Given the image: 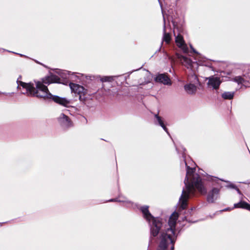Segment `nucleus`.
I'll list each match as a JSON object with an SVG mask.
<instances>
[{
    "label": "nucleus",
    "mask_w": 250,
    "mask_h": 250,
    "mask_svg": "<svg viewBox=\"0 0 250 250\" xmlns=\"http://www.w3.org/2000/svg\"><path fill=\"white\" fill-rule=\"evenodd\" d=\"M59 80L58 76L51 75L42 78V81H35V85L31 83H26L20 81L18 83V88L22 94L28 96L36 97L45 100H52L61 105L68 107L71 103L70 100L52 95L46 85L53 83H58Z\"/></svg>",
    "instance_id": "nucleus-1"
},
{
    "label": "nucleus",
    "mask_w": 250,
    "mask_h": 250,
    "mask_svg": "<svg viewBox=\"0 0 250 250\" xmlns=\"http://www.w3.org/2000/svg\"><path fill=\"white\" fill-rule=\"evenodd\" d=\"M182 149L183 151L186 150L185 148H182ZM182 156L187 168V174L184 180L185 188H183L182 190L178 203L179 211L184 210L187 208L188 201L191 196L194 195L195 190H197L200 193L203 194L207 192L200 175L195 173V168H191L187 165L184 152L182 154Z\"/></svg>",
    "instance_id": "nucleus-2"
},
{
    "label": "nucleus",
    "mask_w": 250,
    "mask_h": 250,
    "mask_svg": "<svg viewBox=\"0 0 250 250\" xmlns=\"http://www.w3.org/2000/svg\"><path fill=\"white\" fill-rule=\"evenodd\" d=\"M178 218L177 214H172L169 218L168 225L163 229L164 222L162 219V227L159 232L160 243L157 250H167V245L169 243H174L177 236L175 230L176 221Z\"/></svg>",
    "instance_id": "nucleus-3"
},
{
    "label": "nucleus",
    "mask_w": 250,
    "mask_h": 250,
    "mask_svg": "<svg viewBox=\"0 0 250 250\" xmlns=\"http://www.w3.org/2000/svg\"><path fill=\"white\" fill-rule=\"evenodd\" d=\"M148 206L141 207L144 218L148 222L150 227V238L156 237L159 234L162 227V219L153 217L148 210Z\"/></svg>",
    "instance_id": "nucleus-4"
},
{
    "label": "nucleus",
    "mask_w": 250,
    "mask_h": 250,
    "mask_svg": "<svg viewBox=\"0 0 250 250\" xmlns=\"http://www.w3.org/2000/svg\"><path fill=\"white\" fill-rule=\"evenodd\" d=\"M188 83L184 86V90L189 95H195L197 90V85L199 83V80L197 76L192 74L188 76Z\"/></svg>",
    "instance_id": "nucleus-5"
},
{
    "label": "nucleus",
    "mask_w": 250,
    "mask_h": 250,
    "mask_svg": "<svg viewBox=\"0 0 250 250\" xmlns=\"http://www.w3.org/2000/svg\"><path fill=\"white\" fill-rule=\"evenodd\" d=\"M69 86L71 91L79 96V99L81 102H85L87 99V89L83 86L72 83H70Z\"/></svg>",
    "instance_id": "nucleus-6"
},
{
    "label": "nucleus",
    "mask_w": 250,
    "mask_h": 250,
    "mask_svg": "<svg viewBox=\"0 0 250 250\" xmlns=\"http://www.w3.org/2000/svg\"><path fill=\"white\" fill-rule=\"evenodd\" d=\"M249 80H250V70H249L248 72L244 73L242 76H235L232 79V81L245 87L248 86Z\"/></svg>",
    "instance_id": "nucleus-7"
},
{
    "label": "nucleus",
    "mask_w": 250,
    "mask_h": 250,
    "mask_svg": "<svg viewBox=\"0 0 250 250\" xmlns=\"http://www.w3.org/2000/svg\"><path fill=\"white\" fill-rule=\"evenodd\" d=\"M58 121L61 126L64 128H68L73 126V123L69 118L64 113H62L58 118Z\"/></svg>",
    "instance_id": "nucleus-8"
},
{
    "label": "nucleus",
    "mask_w": 250,
    "mask_h": 250,
    "mask_svg": "<svg viewBox=\"0 0 250 250\" xmlns=\"http://www.w3.org/2000/svg\"><path fill=\"white\" fill-rule=\"evenodd\" d=\"M174 33L175 37V42L177 46L179 48H181L184 52H187L188 48L186 44L185 43L183 36L180 33H178L177 35H176L174 31Z\"/></svg>",
    "instance_id": "nucleus-9"
},
{
    "label": "nucleus",
    "mask_w": 250,
    "mask_h": 250,
    "mask_svg": "<svg viewBox=\"0 0 250 250\" xmlns=\"http://www.w3.org/2000/svg\"><path fill=\"white\" fill-rule=\"evenodd\" d=\"M221 82L219 77L211 76L208 78V87H212L214 89H218Z\"/></svg>",
    "instance_id": "nucleus-10"
},
{
    "label": "nucleus",
    "mask_w": 250,
    "mask_h": 250,
    "mask_svg": "<svg viewBox=\"0 0 250 250\" xmlns=\"http://www.w3.org/2000/svg\"><path fill=\"white\" fill-rule=\"evenodd\" d=\"M156 82L160 83L164 85H170L171 82L168 76L166 74H159L155 78Z\"/></svg>",
    "instance_id": "nucleus-11"
},
{
    "label": "nucleus",
    "mask_w": 250,
    "mask_h": 250,
    "mask_svg": "<svg viewBox=\"0 0 250 250\" xmlns=\"http://www.w3.org/2000/svg\"><path fill=\"white\" fill-rule=\"evenodd\" d=\"M220 189L217 188H213L207 196V201L208 203H213L219 197Z\"/></svg>",
    "instance_id": "nucleus-12"
},
{
    "label": "nucleus",
    "mask_w": 250,
    "mask_h": 250,
    "mask_svg": "<svg viewBox=\"0 0 250 250\" xmlns=\"http://www.w3.org/2000/svg\"><path fill=\"white\" fill-rule=\"evenodd\" d=\"M160 5L161 8L162 13L163 16V20H164V27H163V32H164V36H163V41L167 43H169L171 40V37L169 33H167L166 32V20L164 15V11L162 7V4L160 0H158Z\"/></svg>",
    "instance_id": "nucleus-13"
},
{
    "label": "nucleus",
    "mask_w": 250,
    "mask_h": 250,
    "mask_svg": "<svg viewBox=\"0 0 250 250\" xmlns=\"http://www.w3.org/2000/svg\"><path fill=\"white\" fill-rule=\"evenodd\" d=\"M154 123L155 125H160L161 126L163 129L168 134V130L166 125L164 124V122L163 120V119L159 116L158 114H155L154 115Z\"/></svg>",
    "instance_id": "nucleus-14"
},
{
    "label": "nucleus",
    "mask_w": 250,
    "mask_h": 250,
    "mask_svg": "<svg viewBox=\"0 0 250 250\" xmlns=\"http://www.w3.org/2000/svg\"><path fill=\"white\" fill-rule=\"evenodd\" d=\"M59 74L63 79H73L74 77L79 78L80 76H76L75 73H72L65 70L59 71Z\"/></svg>",
    "instance_id": "nucleus-15"
},
{
    "label": "nucleus",
    "mask_w": 250,
    "mask_h": 250,
    "mask_svg": "<svg viewBox=\"0 0 250 250\" xmlns=\"http://www.w3.org/2000/svg\"><path fill=\"white\" fill-rule=\"evenodd\" d=\"M234 208H241L250 211V204L241 200L239 202L234 204Z\"/></svg>",
    "instance_id": "nucleus-16"
},
{
    "label": "nucleus",
    "mask_w": 250,
    "mask_h": 250,
    "mask_svg": "<svg viewBox=\"0 0 250 250\" xmlns=\"http://www.w3.org/2000/svg\"><path fill=\"white\" fill-rule=\"evenodd\" d=\"M234 92H225L221 95L222 98L224 100H231L234 96Z\"/></svg>",
    "instance_id": "nucleus-17"
},
{
    "label": "nucleus",
    "mask_w": 250,
    "mask_h": 250,
    "mask_svg": "<svg viewBox=\"0 0 250 250\" xmlns=\"http://www.w3.org/2000/svg\"><path fill=\"white\" fill-rule=\"evenodd\" d=\"M108 202H123V203H126L130 204V205L132 204V203L131 201L126 200L125 199V197L122 198L120 196H119L118 198L110 199L109 200H108Z\"/></svg>",
    "instance_id": "nucleus-18"
},
{
    "label": "nucleus",
    "mask_w": 250,
    "mask_h": 250,
    "mask_svg": "<svg viewBox=\"0 0 250 250\" xmlns=\"http://www.w3.org/2000/svg\"><path fill=\"white\" fill-rule=\"evenodd\" d=\"M183 60V63L188 67L189 68V67L191 66L192 62V61L186 57H183L182 58Z\"/></svg>",
    "instance_id": "nucleus-19"
},
{
    "label": "nucleus",
    "mask_w": 250,
    "mask_h": 250,
    "mask_svg": "<svg viewBox=\"0 0 250 250\" xmlns=\"http://www.w3.org/2000/svg\"><path fill=\"white\" fill-rule=\"evenodd\" d=\"M113 80L114 77L113 76H104L100 79L102 82H111Z\"/></svg>",
    "instance_id": "nucleus-20"
},
{
    "label": "nucleus",
    "mask_w": 250,
    "mask_h": 250,
    "mask_svg": "<svg viewBox=\"0 0 250 250\" xmlns=\"http://www.w3.org/2000/svg\"><path fill=\"white\" fill-rule=\"evenodd\" d=\"M220 180L222 181H224L226 183H229V184L226 186L227 188H233V189L237 188V187L234 184L230 183L229 181H225L223 179H221Z\"/></svg>",
    "instance_id": "nucleus-21"
},
{
    "label": "nucleus",
    "mask_w": 250,
    "mask_h": 250,
    "mask_svg": "<svg viewBox=\"0 0 250 250\" xmlns=\"http://www.w3.org/2000/svg\"><path fill=\"white\" fill-rule=\"evenodd\" d=\"M174 243H175V242H174V243H169L167 244V246H168V244H172V246H171V248H170V249H171V250H174Z\"/></svg>",
    "instance_id": "nucleus-22"
},
{
    "label": "nucleus",
    "mask_w": 250,
    "mask_h": 250,
    "mask_svg": "<svg viewBox=\"0 0 250 250\" xmlns=\"http://www.w3.org/2000/svg\"><path fill=\"white\" fill-rule=\"evenodd\" d=\"M0 94H3L6 96H8V95H11L13 93H1V92H0Z\"/></svg>",
    "instance_id": "nucleus-23"
},
{
    "label": "nucleus",
    "mask_w": 250,
    "mask_h": 250,
    "mask_svg": "<svg viewBox=\"0 0 250 250\" xmlns=\"http://www.w3.org/2000/svg\"><path fill=\"white\" fill-rule=\"evenodd\" d=\"M231 209L230 208H226L222 210H220L221 212L222 211H228V210H230Z\"/></svg>",
    "instance_id": "nucleus-24"
},
{
    "label": "nucleus",
    "mask_w": 250,
    "mask_h": 250,
    "mask_svg": "<svg viewBox=\"0 0 250 250\" xmlns=\"http://www.w3.org/2000/svg\"><path fill=\"white\" fill-rule=\"evenodd\" d=\"M235 189L237 191V193L239 194L242 195L241 192L240 191V190H239V189L237 187V188H235Z\"/></svg>",
    "instance_id": "nucleus-25"
},
{
    "label": "nucleus",
    "mask_w": 250,
    "mask_h": 250,
    "mask_svg": "<svg viewBox=\"0 0 250 250\" xmlns=\"http://www.w3.org/2000/svg\"><path fill=\"white\" fill-rule=\"evenodd\" d=\"M151 79L149 78L148 80L145 82V84H146L150 82Z\"/></svg>",
    "instance_id": "nucleus-26"
},
{
    "label": "nucleus",
    "mask_w": 250,
    "mask_h": 250,
    "mask_svg": "<svg viewBox=\"0 0 250 250\" xmlns=\"http://www.w3.org/2000/svg\"><path fill=\"white\" fill-rule=\"evenodd\" d=\"M190 47L194 53H196V51L194 50V49L192 47L191 45H190Z\"/></svg>",
    "instance_id": "nucleus-27"
},
{
    "label": "nucleus",
    "mask_w": 250,
    "mask_h": 250,
    "mask_svg": "<svg viewBox=\"0 0 250 250\" xmlns=\"http://www.w3.org/2000/svg\"><path fill=\"white\" fill-rule=\"evenodd\" d=\"M176 150H177V151L178 152V153H179V149H178L177 147H176Z\"/></svg>",
    "instance_id": "nucleus-28"
},
{
    "label": "nucleus",
    "mask_w": 250,
    "mask_h": 250,
    "mask_svg": "<svg viewBox=\"0 0 250 250\" xmlns=\"http://www.w3.org/2000/svg\"><path fill=\"white\" fill-rule=\"evenodd\" d=\"M86 79H88V77H89V79L91 78V76H85Z\"/></svg>",
    "instance_id": "nucleus-29"
},
{
    "label": "nucleus",
    "mask_w": 250,
    "mask_h": 250,
    "mask_svg": "<svg viewBox=\"0 0 250 250\" xmlns=\"http://www.w3.org/2000/svg\"><path fill=\"white\" fill-rule=\"evenodd\" d=\"M242 183H244V184H249V182H242Z\"/></svg>",
    "instance_id": "nucleus-30"
},
{
    "label": "nucleus",
    "mask_w": 250,
    "mask_h": 250,
    "mask_svg": "<svg viewBox=\"0 0 250 250\" xmlns=\"http://www.w3.org/2000/svg\"><path fill=\"white\" fill-rule=\"evenodd\" d=\"M79 75H81V76H83V74H80V73H79Z\"/></svg>",
    "instance_id": "nucleus-31"
},
{
    "label": "nucleus",
    "mask_w": 250,
    "mask_h": 250,
    "mask_svg": "<svg viewBox=\"0 0 250 250\" xmlns=\"http://www.w3.org/2000/svg\"><path fill=\"white\" fill-rule=\"evenodd\" d=\"M222 73H224V72H221V75L222 76V77H223Z\"/></svg>",
    "instance_id": "nucleus-32"
},
{
    "label": "nucleus",
    "mask_w": 250,
    "mask_h": 250,
    "mask_svg": "<svg viewBox=\"0 0 250 250\" xmlns=\"http://www.w3.org/2000/svg\"><path fill=\"white\" fill-rule=\"evenodd\" d=\"M228 74H229V75L230 74V72H228Z\"/></svg>",
    "instance_id": "nucleus-33"
}]
</instances>
